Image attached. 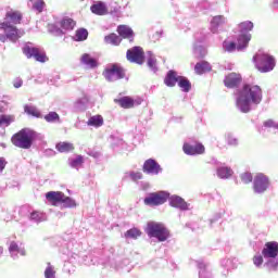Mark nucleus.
Wrapping results in <instances>:
<instances>
[{
	"label": "nucleus",
	"instance_id": "f257e3e1",
	"mask_svg": "<svg viewBox=\"0 0 278 278\" xmlns=\"http://www.w3.org/2000/svg\"><path fill=\"white\" fill-rule=\"evenodd\" d=\"M264 99L262 87L257 85H244L236 94V108L242 114H249L257 108Z\"/></svg>",
	"mask_w": 278,
	"mask_h": 278
},
{
	"label": "nucleus",
	"instance_id": "f03ea898",
	"mask_svg": "<svg viewBox=\"0 0 278 278\" xmlns=\"http://www.w3.org/2000/svg\"><path fill=\"white\" fill-rule=\"evenodd\" d=\"M126 58L128 62L134 64H144V59H147V64L152 73H157V59L153 52L148 51L144 54V51L140 47H134L132 49L127 50Z\"/></svg>",
	"mask_w": 278,
	"mask_h": 278
},
{
	"label": "nucleus",
	"instance_id": "7ed1b4c3",
	"mask_svg": "<svg viewBox=\"0 0 278 278\" xmlns=\"http://www.w3.org/2000/svg\"><path fill=\"white\" fill-rule=\"evenodd\" d=\"M43 136L34 130L22 129L12 137L14 147L18 149H30L35 140H42Z\"/></svg>",
	"mask_w": 278,
	"mask_h": 278
},
{
	"label": "nucleus",
	"instance_id": "20e7f679",
	"mask_svg": "<svg viewBox=\"0 0 278 278\" xmlns=\"http://www.w3.org/2000/svg\"><path fill=\"white\" fill-rule=\"evenodd\" d=\"M262 255L264 257L265 266L268 270H277L278 268V242L269 241L266 242L262 250Z\"/></svg>",
	"mask_w": 278,
	"mask_h": 278
},
{
	"label": "nucleus",
	"instance_id": "39448f33",
	"mask_svg": "<svg viewBox=\"0 0 278 278\" xmlns=\"http://www.w3.org/2000/svg\"><path fill=\"white\" fill-rule=\"evenodd\" d=\"M144 231L148 238H155L159 242H166L170 238L168 228L160 222H148Z\"/></svg>",
	"mask_w": 278,
	"mask_h": 278
},
{
	"label": "nucleus",
	"instance_id": "423d86ee",
	"mask_svg": "<svg viewBox=\"0 0 278 278\" xmlns=\"http://www.w3.org/2000/svg\"><path fill=\"white\" fill-rule=\"evenodd\" d=\"M238 30L240 34L237 38V49L238 51H244L249 47V42H251V34L249 31H253V22H241L238 25Z\"/></svg>",
	"mask_w": 278,
	"mask_h": 278
},
{
	"label": "nucleus",
	"instance_id": "0eeeda50",
	"mask_svg": "<svg viewBox=\"0 0 278 278\" xmlns=\"http://www.w3.org/2000/svg\"><path fill=\"white\" fill-rule=\"evenodd\" d=\"M0 29L4 34H0V42H5L10 40V42H16L20 38L25 36V30L16 28L14 25L0 24Z\"/></svg>",
	"mask_w": 278,
	"mask_h": 278
},
{
	"label": "nucleus",
	"instance_id": "6e6552de",
	"mask_svg": "<svg viewBox=\"0 0 278 278\" xmlns=\"http://www.w3.org/2000/svg\"><path fill=\"white\" fill-rule=\"evenodd\" d=\"M253 60L260 73H270L275 68V58L270 54L258 52Z\"/></svg>",
	"mask_w": 278,
	"mask_h": 278
},
{
	"label": "nucleus",
	"instance_id": "1a4fd4ad",
	"mask_svg": "<svg viewBox=\"0 0 278 278\" xmlns=\"http://www.w3.org/2000/svg\"><path fill=\"white\" fill-rule=\"evenodd\" d=\"M23 53L26 55V58L36 60V62H40L41 64H45L47 62V54L42 49L34 46V43H26L23 47Z\"/></svg>",
	"mask_w": 278,
	"mask_h": 278
},
{
	"label": "nucleus",
	"instance_id": "9d476101",
	"mask_svg": "<svg viewBox=\"0 0 278 278\" xmlns=\"http://www.w3.org/2000/svg\"><path fill=\"white\" fill-rule=\"evenodd\" d=\"M270 188V178L266 174L258 173L253 179V191L255 194H264Z\"/></svg>",
	"mask_w": 278,
	"mask_h": 278
},
{
	"label": "nucleus",
	"instance_id": "9b49d317",
	"mask_svg": "<svg viewBox=\"0 0 278 278\" xmlns=\"http://www.w3.org/2000/svg\"><path fill=\"white\" fill-rule=\"evenodd\" d=\"M168 197H170V194L166 191L149 193L144 198L143 203L146 205H150L151 207H155L157 205H164V203H166V201H168Z\"/></svg>",
	"mask_w": 278,
	"mask_h": 278
},
{
	"label": "nucleus",
	"instance_id": "f8f14e48",
	"mask_svg": "<svg viewBox=\"0 0 278 278\" xmlns=\"http://www.w3.org/2000/svg\"><path fill=\"white\" fill-rule=\"evenodd\" d=\"M103 75L108 81H118V79L125 77V71L121 66L113 64L105 68Z\"/></svg>",
	"mask_w": 278,
	"mask_h": 278
},
{
	"label": "nucleus",
	"instance_id": "ddd939ff",
	"mask_svg": "<svg viewBox=\"0 0 278 278\" xmlns=\"http://www.w3.org/2000/svg\"><path fill=\"white\" fill-rule=\"evenodd\" d=\"M9 254L12 260H18L20 257H25L27 255V251L22 243L16 241H10Z\"/></svg>",
	"mask_w": 278,
	"mask_h": 278
},
{
	"label": "nucleus",
	"instance_id": "4468645a",
	"mask_svg": "<svg viewBox=\"0 0 278 278\" xmlns=\"http://www.w3.org/2000/svg\"><path fill=\"white\" fill-rule=\"evenodd\" d=\"M186 155H203L205 153V147L199 142H187L182 147Z\"/></svg>",
	"mask_w": 278,
	"mask_h": 278
},
{
	"label": "nucleus",
	"instance_id": "2eb2a0df",
	"mask_svg": "<svg viewBox=\"0 0 278 278\" xmlns=\"http://www.w3.org/2000/svg\"><path fill=\"white\" fill-rule=\"evenodd\" d=\"M168 199L170 207H176V210H180L181 212H188V210H190V204H188L184 198L179 195H169Z\"/></svg>",
	"mask_w": 278,
	"mask_h": 278
},
{
	"label": "nucleus",
	"instance_id": "dca6fc26",
	"mask_svg": "<svg viewBox=\"0 0 278 278\" xmlns=\"http://www.w3.org/2000/svg\"><path fill=\"white\" fill-rule=\"evenodd\" d=\"M143 173L147 175H160L162 166L153 159H149L143 163Z\"/></svg>",
	"mask_w": 278,
	"mask_h": 278
},
{
	"label": "nucleus",
	"instance_id": "f3484780",
	"mask_svg": "<svg viewBox=\"0 0 278 278\" xmlns=\"http://www.w3.org/2000/svg\"><path fill=\"white\" fill-rule=\"evenodd\" d=\"M63 199H64V193L61 191H49L46 193V201L50 205H53L54 207L60 206Z\"/></svg>",
	"mask_w": 278,
	"mask_h": 278
},
{
	"label": "nucleus",
	"instance_id": "a211bd4d",
	"mask_svg": "<svg viewBox=\"0 0 278 278\" xmlns=\"http://www.w3.org/2000/svg\"><path fill=\"white\" fill-rule=\"evenodd\" d=\"M23 18V15H21L17 11H9L5 14L4 21L0 25H18Z\"/></svg>",
	"mask_w": 278,
	"mask_h": 278
},
{
	"label": "nucleus",
	"instance_id": "6ab92c4d",
	"mask_svg": "<svg viewBox=\"0 0 278 278\" xmlns=\"http://www.w3.org/2000/svg\"><path fill=\"white\" fill-rule=\"evenodd\" d=\"M227 23L228 21L225 15H216L211 20L210 30L212 34H218V28L227 25Z\"/></svg>",
	"mask_w": 278,
	"mask_h": 278
},
{
	"label": "nucleus",
	"instance_id": "aec40b11",
	"mask_svg": "<svg viewBox=\"0 0 278 278\" xmlns=\"http://www.w3.org/2000/svg\"><path fill=\"white\" fill-rule=\"evenodd\" d=\"M242 76L237 73H230L224 79L226 88H236L237 86H240Z\"/></svg>",
	"mask_w": 278,
	"mask_h": 278
},
{
	"label": "nucleus",
	"instance_id": "412c9836",
	"mask_svg": "<svg viewBox=\"0 0 278 278\" xmlns=\"http://www.w3.org/2000/svg\"><path fill=\"white\" fill-rule=\"evenodd\" d=\"M195 264L199 268V278H214L212 269H210V265H207V263L203 261H197Z\"/></svg>",
	"mask_w": 278,
	"mask_h": 278
},
{
	"label": "nucleus",
	"instance_id": "4be33fe9",
	"mask_svg": "<svg viewBox=\"0 0 278 278\" xmlns=\"http://www.w3.org/2000/svg\"><path fill=\"white\" fill-rule=\"evenodd\" d=\"M92 14L97 16H105L108 14V5L104 2L98 1L90 7Z\"/></svg>",
	"mask_w": 278,
	"mask_h": 278
},
{
	"label": "nucleus",
	"instance_id": "5701e85b",
	"mask_svg": "<svg viewBox=\"0 0 278 278\" xmlns=\"http://www.w3.org/2000/svg\"><path fill=\"white\" fill-rule=\"evenodd\" d=\"M67 164L70 168H74L75 170H79V168L84 167V156L83 155H73L67 160Z\"/></svg>",
	"mask_w": 278,
	"mask_h": 278
},
{
	"label": "nucleus",
	"instance_id": "b1692460",
	"mask_svg": "<svg viewBox=\"0 0 278 278\" xmlns=\"http://www.w3.org/2000/svg\"><path fill=\"white\" fill-rule=\"evenodd\" d=\"M117 33L122 38H127L129 42H134V29L127 25H121L117 27Z\"/></svg>",
	"mask_w": 278,
	"mask_h": 278
},
{
	"label": "nucleus",
	"instance_id": "393cba45",
	"mask_svg": "<svg viewBox=\"0 0 278 278\" xmlns=\"http://www.w3.org/2000/svg\"><path fill=\"white\" fill-rule=\"evenodd\" d=\"M48 31L52 34V36H64V34H66V31H64V28H62V24H60V21L49 24Z\"/></svg>",
	"mask_w": 278,
	"mask_h": 278
},
{
	"label": "nucleus",
	"instance_id": "a878e982",
	"mask_svg": "<svg viewBox=\"0 0 278 278\" xmlns=\"http://www.w3.org/2000/svg\"><path fill=\"white\" fill-rule=\"evenodd\" d=\"M216 175L219 179H230L233 176V169L228 166H219L216 169Z\"/></svg>",
	"mask_w": 278,
	"mask_h": 278
},
{
	"label": "nucleus",
	"instance_id": "bb28decb",
	"mask_svg": "<svg viewBox=\"0 0 278 278\" xmlns=\"http://www.w3.org/2000/svg\"><path fill=\"white\" fill-rule=\"evenodd\" d=\"M80 64H83V66H86V68H97V66H98V63L94 60V58H92L88 53H85L81 55Z\"/></svg>",
	"mask_w": 278,
	"mask_h": 278
},
{
	"label": "nucleus",
	"instance_id": "cd10ccee",
	"mask_svg": "<svg viewBox=\"0 0 278 278\" xmlns=\"http://www.w3.org/2000/svg\"><path fill=\"white\" fill-rule=\"evenodd\" d=\"M179 75H177V72L169 71L164 79V84L167 85L169 88H173L175 84H178L179 81Z\"/></svg>",
	"mask_w": 278,
	"mask_h": 278
},
{
	"label": "nucleus",
	"instance_id": "c85d7f7f",
	"mask_svg": "<svg viewBox=\"0 0 278 278\" xmlns=\"http://www.w3.org/2000/svg\"><path fill=\"white\" fill-rule=\"evenodd\" d=\"M194 71L197 75H203V73H210L212 71V65L206 61H202L195 64Z\"/></svg>",
	"mask_w": 278,
	"mask_h": 278
},
{
	"label": "nucleus",
	"instance_id": "c756f323",
	"mask_svg": "<svg viewBox=\"0 0 278 278\" xmlns=\"http://www.w3.org/2000/svg\"><path fill=\"white\" fill-rule=\"evenodd\" d=\"M88 127H94L96 129H99V127H103V116L101 115H93L89 117L87 121Z\"/></svg>",
	"mask_w": 278,
	"mask_h": 278
},
{
	"label": "nucleus",
	"instance_id": "7c9ffc66",
	"mask_svg": "<svg viewBox=\"0 0 278 278\" xmlns=\"http://www.w3.org/2000/svg\"><path fill=\"white\" fill-rule=\"evenodd\" d=\"M122 40L123 39L116 34H110L104 37V42H106V45H113L114 47H118Z\"/></svg>",
	"mask_w": 278,
	"mask_h": 278
},
{
	"label": "nucleus",
	"instance_id": "2f4dec72",
	"mask_svg": "<svg viewBox=\"0 0 278 278\" xmlns=\"http://www.w3.org/2000/svg\"><path fill=\"white\" fill-rule=\"evenodd\" d=\"M60 25L63 29V31H72V29H75V21L72 18H63L60 20Z\"/></svg>",
	"mask_w": 278,
	"mask_h": 278
},
{
	"label": "nucleus",
	"instance_id": "473e14b6",
	"mask_svg": "<svg viewBox=\"0 0 278 278\" xmlns=\"http://www.w3.org/2000/svg\"><path fill=\"white\" fill-rule=\"evenodd\" d=\"M193 55L194 58H198V59L205 58L207 55V49H205V47L199 43H194Z\"/></svg>",
	"mask_w": 278,
	"mask_h": 278
},
{
	"label": "nucleus",
	"instance_id": "72a5a7b5",
	"mask_svg": "<svg viewBox=\"0 0 278 278\" xmlns=\"http://www.w3.org/2000/svg\"><path fill=\"white\" fill-rule=\"evenodd\" d=\"M29 218L34 223H45V220H47V214H45L40 211H34V212L30 213Z\"/></svg>",
	"mask_w": 278,
	"mask_h": 278
},
{
	"label": "nucleus",
	"instance_id": "f704fd0d",
	"mask_svg": "<svg viewBox=\"0 0 278 278\" xmlns=\"http://www.w3.org/2000/svg\"><path fill=\"white\" fill-rule=\"evenodd\" d=\"M61 207L64 208H71V207H77V202L73 198L66 197L63 193V199L61 200Z\"/></svg>",
	"mask_w": 278,
	"mask_h": 278
},
{
	"label": "nucleus",
	"instance_id": "c9c22d12",
	"mask_svg": "<svg viewBox=\"0 0 278 278\" xmlns=\"http://www.w3.org/2000/svg\"><path fill=\"white\" fill-rule=\"evenodd\" d=\"M14 121H16L14 115H0V127H10V124L14 123Z\"/></svg>",
	"mask_w": 278,
	"mask_h": 278
},
{
	"label": "nucleus",
	"instance_id": "e433bc0d",
	"mask_svg": "<svg viewBox=\"0 0 278 278\" xmlns=\"http://www.w3.org/2000/svg\"><path fill=\"white\" fill-rule=\"evenodd\" d=\"M125 238L129 240H138L142 236V231L138 228H131L125 232Z\"/></svg>",
	"mask_w": 278,
	"mask_h": 278
},
{
	"label": "nucleus",
	"instance_id": "4c0bfd02",
	"mask_svg": "<svg viewBox=\"0 0 278 278\" xmlns=\"http://www.w3.org/2000/svg\"><path fill=\"white\" fill-rule=\"evenodd\" d=\"M87 39H88V30H86L85 28H79L78 30H76V34L73 37V40H75L76 42H83V40H87Z\"/></svg>",
	"mask_w": 278,
	"mask_h": 278
},
{
	"label": "nucleus",
	"instance_id": "58836bf2",
	"mask_svg": "<svg viewBox=\"0 0 278 278\" xmlns=\"http://www.w3.org/2000/svg\"><path fill=\"white\" fill-rule=\"evenodd\" d=\"M29 3L31 4L33 10L39 14L43 12L46 7L45 0H29Z\"/></svg>",
	"mask_w": 278,
	"mask_h": 278
},
{
	"label": "nucleus",
	"instance_id": "ea45409f",
	"mask_svg": "<svg viewBox=\"0 0 278 278\" xmlns=\"http://www.w3.org/2000/svg\"><path fill=\"white\" fill-rule=\"evenodd\" d=\"M24 112L29 116H35L36 118H40L41 116L40 111L34 105L26 104L24 106Z\"/></svg>",
	"mask_w": 278,
	"mask_h": 278
},
{
	"label": "nucleus",
	"instance_id": "a19ab883",
	"mask_svg": "<svg viewBox=\"0 0 278 278\" xmlns=\"http://www.w3.org/2000/svg\"><path fill=\"white\" fill-rule=\"evenodd\" d=\"M178 86L181 88L182 92H190V80L186 77H179L178 78Z\"/></svg>",
	"mask_w": 278,
	"mask_h": 278
},
{
	"label": "nucleus",
	"instance_id": "79ce46f5",
	"mask_svg": "<svg viewBox=\"0 0 278 278\" xmlns=\"http://www.w3.org/2000/svg\"><path fill=\"white\" fill-rule=\"evenodd\" d=\"M73 143L70 142H60L56 144V150L60 153H68V151H73Z\"/></svg>",
	"mask_w": 278,
	"mask_h": 278
},
{
	"label": "nucleus",
	"instance_id": "37998d69",
	"mask_svg": "<svg viewBox=\"0 0 278 278\" xmlns=\"http://www.w3.org/2000/svg\"><path fill=\"white\" fill-rule=\"evenodd\" d=\"M56 271H55V266H53L51 263L47 264V267L43 271V277L45 278H56Z\"/></svg>",
	"mask_w": 278,
	"mask_h": 278
},
{
	"label": "nucleus",
	"instance_id": "c03bdc74",
	"mask_svg": "<svg viewBox=\"0 0 278 278\" xmlns=\"http://www.w3.org/2000/svg\"><path fill=\"white\" fill-rule=\"evenodd\" d=\"M46 123H60V115L56 112H49L43 116Z\"/></svg>",
	"mask_w": 278,
	"mask_h": 278
},
{
	"label": "nucleus",
	"instance_id": "a18cd8bd",
	"mask_svg": "<svg viewBox=\"0 0 278 278\" xmlns=\"http://www.w3.org/2000/svg\"><path fill=\"white\" fill-rule=\"evenodd\" d=\"M124 179H131L132 181H139V179H142V173H140V172H127L124 175Z\"/></svg>",
	"mask_w": 278,
	"mask_h": 278
},
{
	"label": "nucleus",
	"instance_id": "49530a36",
	"mask_svg": "<svg viewBox=\"0 0 278 278\" xmlns=\"http://www.w3.org/2000/svg\"><path fill=\"white\" fill-rule=\"evenodd\" d=\"M223 48L225 51H227L228 53H233V51H238V45H236V42L233 41H224L223 42Z\"/></svg>",
	"mask_w": 278,
	"mask_h": 278
},
{
	"label": "nucleus",
	"instance_id": "de8ad7c7",
	"mask_svg": "<svg viewBox=\"0 0 278 278\" xmlns=\"http://www.w3.org/2000/svg\"><path fill=\"white\" fill-rule=\"evenodd\" d=\"M118 102H119V105L122 108H125L126 110H129V108H134L132 106L134 102L131 101V98H129V97H124V98L119 99Z\"/></svg>",
	"mask_w": 278,
	"mask_h": 278
},
{
	"label": "nucleus",
	"instance_id": "09e8293b",
	"mask_svg": "<svg viewBox=\"0 0 278 278\" xmlns=\"http://www.w3.org/2000/svg\"><path fill=\"white\" fill-rule=\"evenodd\" d=\"M220 264L224 268H227V275H229V270L233 268V261L231 258H224Z\"/></svg>",
	"mask_w": 278,
	"mask_h": 278
},
{
	"label": "nucleus",
	"instance_id": "8fccbe9b",
	"mask_svg": "<svg viewBox=\"0 0 278 278\" xmlns=\"http://www.w3.org/2000/svg\"><path fill=\"white\" fill-rule=\"evenodd\" d=\"M226 141L227 144H229L230 147H238V138H236V136H233L232 134L226 135Z\"/></svg>",
	"mask_w": 278,
	"mask_h": 278
},
{
	"label": "nucleus",
	"instance_id": "3c124183",
	"mask_svg": "<svg viewBox=\"0 0 278 278\" xmlns=\"http://www.w3.org/2000/svg\"><path fill=\"white\" fill-rule=\"evenodd\" d=\"M253 264L256 268H260L264 264V255L262 254L254 255Z\"/></svg>",
	"mask_w": 278,
	"mask_h": 278
},
{
	"label": "nucleus",
	"instance_id": "603ef678",
	"mask_svg": "<svg viewBox=\"0 0 278 278\" xmlns=\"http://www.w3.org/2000/svg\"><path fill=\"white\" fill-rule=\"evenodd\" d=\"M240 177L243 184H251V181H253V175L249 172L241 174Z\"/></svg>",
	"mask_w": 278,
	"mask_h": 278
},
{
	"label": "nucleus",
	"instance_id": "864d4df0",
	"mask_svg": "<svg viewBox=\"0 0 278 278\" xmlns=\"http://www.w3.org/2000/svg\"><path fill=\"white\" fill-rule=\"evenodd\" d=\"M88 103V98L85 97V98H81V99H78L75 103L76 108L78 109H81L84 108V105H86Z\"/></svg>",
	"mask_w": 278,
	"mask_h": 278
},
{
	"label": "nucleus",
	"instance_id": "5fc2aeb1",
	"mask_svg": "<svg viewBox=\"0 0 278 278\" xmlns=\"http://www.w3.org/2000/svg\"><path fill=\"white\" fill-rule=\"evenodd\" d=\"M277 123L273 119H268L264 122V127H274V129H277Z\"/></svg>",
	"mask_w": 278,
	"mask_h": 278
},
{
	"label": "nucleus",
	"instance_id": "6e6d98bb",
	"mask_svg": "<svg viewBox=\"0 0 278 278\" xmlns=\"http://www.w3.org/2000/svg\"><path fill=\"white\" fill-rule=\"evenodd\" d=\"M131 102H132V108H136L138 105H142V98H140V97L135 98V99L131 98Z\"/></svg>",
	"mask_w": 278,
	"mask_h": 278
},
{
	"label": "nucleus",
	"instance_id": "4d7b16f0",
	"mask_svg": "<svg viewBox=\"0 0 278 278\" xmlns=\"http://www.w3.org/2000/svg\"><path fill=\"white\" fill-rule=\"evenodd\" d=\"M13 86H14V88H21V87L23 86V79H21V78H15V79L13 80Z\"/></svg>",
	"mask_w": 278,
	"mask_h": 278
},
{
	"label": "nucleus",
	"instance_id": "13d9d810",
	"mask_svg": "<svg viewBox=\"0 0 278 278\" xmlns=\"http://www.w3.org/2000/svg\"><path fill=\"white\" fill-rule=\"evenodd\" d=\"M4 168H5V160L0 159V173H3Z\"/></svg>",
	"mask_w": 278,
	"mask_h": 278
},
{
	"label": "nucleus",
	"instance_id": "bf43d9fd",
	"mask_svg": "<svg viewBox=\"0 0 278 278\" xmlns=\"http://www.w3.org/2000/svg\"><path fill=\"white\" fill-rule=\"evenodd\" d=\"M274 8L278 9V0H274Z\"/></svg>",
	"mask_w": 278,
	"mask_h": 278
},
{
	"label": "nucleus",
	"instance_id": "052dcab7",
	"mask_svg": "<svg viewBox=\"0 0 278 278\" xmlns=\"http://www.w3.org/2000/svg\"><path fill=\"white\" fill-rule=\"evenodd\" d=\"M3 255V247H0V257Z\"/></svg>",
	"mask_w": 278,
	"mask_h": 278
},
{
	"label": "nucleus",
	"instance_id": "680f3d73",
	"mask_svg": "<svg viewBox=\"0 0 278 278\" xmlns=\"http://www.w3.org/2000/svg\"><path fill=\"white\" fill-rule=\"evenodd\" d=\"M216 218H223V213H219Z\"/></svg>",
	"mask_w": 278,
	"mask_h": 278
},
{
	"label": "nucleus",
	"instance_id": "e2e57ef3",
	"mask_svg": "<svg viewBox=\"0 0 278 278\" xmlns=\"http://www.w3.org/2000/svg\"><path fill=\"white\" fill-rule=\"evenodd\" d=\"M276 129H278V123H277V125H276Z\"/></svg>",
	"mask_w": 278,
	"mask_h": 278
}]
</instances>
